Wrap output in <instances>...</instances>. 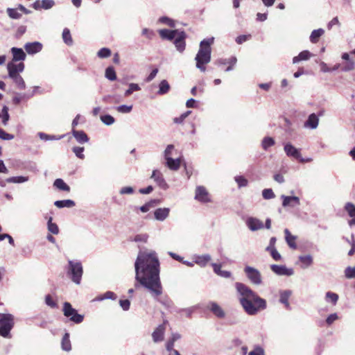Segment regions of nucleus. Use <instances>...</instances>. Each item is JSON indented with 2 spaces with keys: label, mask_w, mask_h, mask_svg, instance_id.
<instances>
[{
  "label": "nucleus",
  "mask_w": 355,
  "mask_h": 355,
  "mask_svg": "<svg viewBox=\"0 0 355 355\" xmlns=\"http://www.w3.org/2000/svg\"><path fill=\"white\" fill-rule=\"evenodd\" d=\"M273 272L278 275L291 276L294 274L293 268H288L286 266L273 264L270 266Z\"/></svg>",
  "instance_id": "obj_8"
},
{
  "label": "nucleus",
  "mask_w": 355,
  "mask_h": 355,
  "mask_svg": "<svg viewBox=\"0 0 355 355\" xmlns=\"http://www.w3.org/2000/svg\"><path fill=\"white\" fill-rule=\"evenodd\" d=\"M235 181L237 182L239 187H245L248 184V180L243 176L235 177Z\"/></svg>",
  "instance_id": "obj_62"
},
{
  "label": "nucleus",
  "mask_w": 355,
  "mask_h": 355,
  "mask_svg": "<svg viewBox=\"0 0 355 355\" xmlns=\"http://www.w3.org/2000/svg\"><path fill=\"white\" fill-rule=\"evenodd\" d=\"M10 78L13 80L18 89H24L26 88L25 81L19 74L11 76Z\"/></svg>",
  "instance_id": "obj_31"
},
{
  "label": "nucleus",
  "mask_w": 355,
  "mask_h": 355,
  "mask_svg": "<svg viewBox=\"0 0 355 355\" xmlns=\"http://www.w3.org/2000/svg\"><path fill=\"white\" fill-rule=\"evenodd\" d=\"M135 288L139 285L146 288L155 300L162 294L159 278V262L155 252H140L135 263Z\"/></svg>",
  "instance_id": "obj_1"
},
{
  "label": "nucleus",
  "mask_w": 355,
  "mask_h": 355,
  "mask_svg": "<svg viewBox=\"0 0 355 355\" xmlns=\"http://www.w3.org/2000/svg\"><path fill=\"white\" fill-rule=\"evenodd\" d=\"M211 266L213 267L214 272L218 276L223 278H230L232 276V273L227 270H221V264L213 263H211Z\"/></svg>",
  "instance_id": "obj_24"
},
{
  "label": "nucleus",
  "mask_w": 355,
  "mask_h": 355,
  "mask_svg": "<svg viewBox=\"0 0 355 355\" xmlns=\"http://www.w3.org/2000/svg\"><path fill=\"white\" fill-rule=\"evenodd\" d=\"M55 206L58 208L68 207L71 208L75 206V202L72 200H57L54 202Z\"/></svg>",
  "instance_id": "obj_32"
},
{
  "label": "nucleus",
  "mask_w": 355,
  "mask_h": 355,
  "mask_svg": "<svg viewBox=\"0 0 355 355\" xmlns=\"http://www.w3.org/2000/svg\"><path fill=\"white\" fill-rule=\"evenodd\" d=\"M42 46V44L39 42H28L25 44L24 49L28 54L33 55L40 52Z\"/></svg>",
  "instance_id": "obj_14"
},
{
  "label": "nucleus",
  "mask_w": 355,
  "mask_h": 355,
  "mask_svg": "<svg viewBox=\"0 0 355 355\" xmlns=\"http://www.w3.org/2000/svg\"><path fill=\"white\" fill-rule=\"evenodd\" d=\"M162 189H167L168 186L166 182L162 173L158 170H154L150 177Z\"/></svg>",
  "instance_id": "obj_11"
},
{
  "label": "nucleus",
  "mask_w": 355,
  "mask_h": 355,
  "mask_svg": "<svg viewBox=\"0 0 355 355\" xmlns=\"http://www.w3.org/2000/svg\"><path fill=\"white\" fill-rule=\"evenodd\" d=\"M246 225L252 232L261 230L264 227V225L261 220L254 217H249L246 220Z\"/></svg>",
  "instance_id": "obj_12"
},
{
  "label": "nucleus",
  "mask_w": 355,
  "mask_h": 355,
  "mask_svg": "<svg viewBox=\"0 0 355 355\" xmlns=\"http://www.w3.org/2000/svg\"><path fill=\"white\" fill-rule=\"evenodd\" d=\"M169 212V208H158L154 212L155 218L157 220L163 221L168 218Z\"/></svg>",
  "instance_id": "obj_23"
},
{
  "label": "nucleus",
  "mask_w": 355,
  "mask_h": 355,
  "mask_svg": "<svg viewBox=\"0 0 355 355\" xmlns=\"http://www.w3.org/2000/svg\"><path fill=\"white\" fill-rule=\"evenodd\" d=\"M134 192L135 189L132 187H123L119 191L121 195H131L133 194Z\"/></svg>",
  "instance_id": "obj_57"
},
{
  "label": "nucleus",
  "mask_w": 355,
  "mask_h": 355,
  "mask_svg": "<svg viewBox=\"0 0 355 355\" xmlns=\"http://www.w3.org/2000/svg\"><path fill=\"white\" fill-rule=\"evenodd\" d=\"M105 77L110 80H115L116 79V72L113 67H108L105 69Z\"/></svg>",
  "instance_id": "obj_42"
},
{
  "label": "nucleus",
  "mask_w": 355,
  "mask_h": 355,
  "mask_svg": "<svg viewBox=\"0 0 355 355\" xmlns=\"http://www.w3.org/2000/svg\"><path fill=\"white\" fill-rule=\"evenodd\" d=\"M72 135L79 144H83L87 143L89 141V137H87V134L83 130H76L75 129H73Z\"/></svg>",
  "instance_id": "obj_22"
},
{
  "label": "nucleus",
  "mask_w": 355,
  "mask_h": 355,
  "mask_svg": "<svg viewBox=\"0 0 355 355\" xmlns=\"http://www.w3.org/2000/svg\"><path fill=\"white\" fill-rule=\"evenodd\" d=\"M141 89L139 85L137 83H130L129 88L125 92L124 96H129L134 92L139 91Z\"/></svg>",
  "instance_id": "obj_44"
},
{
  "label": "nucleus",
  "mask_w": 355,
  "mask_h": 355,
  "mask_svg": "<svg viewBox=\"0 0 355 355\" xmlns=\"http://www.w3.org/2000/svg\"><path fill=\"white\" fill-rule=\"evenodd\" d=\"M38 135H39L40 138L42 140H44V141H48V140H59L60 139H62L64 137V135H61V136L56 137L55 135H47V134L44 133V132H40Z\"/></svg>",
  "instance_id": "obj_41"
},
{
  "label": "nucleus",
  "mask_w": 355,
  "mask_h": 355,
  "mask_svg": "<svg viewBox=\"0 0 355 355\" xmlns=\"http://www.w3.org/2000/svg\"><path fill=\"white\" fill-rule=\"evenodd\" d=\"M7 69L8 71V77H11L22 72L24 69V64L19 62L15 64L13 61L8 63Z\"/></svg>",
  "instance_id": "obj_9"
},
{
  "label": "nucleus",
  "mask_w": 355,
  "mask_h": 355,
  "mask_svg": "<svg viewBox=\"0 0 355 355\" xmlns=\"http://www.w3.org/2000/svg\"><path fill=\"white\" fill-rule=\"evenodd\" d=\"M10 51L12 54L13 62L23 61L26 59V55L22 49L12 47Z\"/></svg>",
  "instance_id": "obj_18"
},
{
  "label": "nucleus",
  "mask_w": 355,
  "mask_h": 355,
  "mask_svg": "<svg viewBox=\"0 0 355 355\" xmlns=\"http://www.w3.org/2000/svg\"><path fill=\"white\" fill-rule=\"evenodd\" d=\"M45 303L47 306H50L51 308H56L57 307V303L53 300L52 296L51 295H46L45 297Z\"/></svg>",
  "instance_id": "obj_54"
},
{
  "label": "nucleus",
  "mask_w": 355,
  "mask_h": 355,
  "mask_svg": "<svg viewBox=\"0 0 355 355\" xmlns=\"http://www.w3.org/2000/svg\"><path fill=\"white\" fill-rule=\"evenodd\" d=\"M0 118H2V123L3 125H6L10 119V115L8 113V107L3 106L1 112H0Z\"/></svg>",
  "instance_id": "obj_38"
},
{
  "label": "nucleus",
  "mask_w": 355,
  "mask_h": 355,
  "mask_svg": "<svg viewBox=\"0 0 355 355\" xmlns=\"http://www.w3.org/2000/svg\"><path fill=\"white\" fill-rule=\"evenodd\" d=\"M214 37L205 39L200 43V49L196 55V67L201 71L206 70L205 64L211 61V45L214 43Z\"/></svg>",
  "instance_id": "obj_3"
},
{
  "label": "nucleus",
  "mask_w": 355,
  "mask_h": 355,
  "mask_svg": "<svg viewBox=\"0 0 355 355\" xmlns=\"http://www.w3.org/2000/svg\"><path fill=\"white\" fill-rule=\"evenodd\" d=\"M83 273L82 263L78 261H69L67 274L76 284H80Z\"/></svg>",
  "instance_id": "obj_4"
},
{
  "label": "nucleus",
  "mask_w": 355,
  "mask_h": 355,
  "mask_svg": "<svg viewBox=\"0 0 355 355\" xmlns=\"http://www.w3.org/2000/svg\"><path fill=\"white\" fill-rule=\"evenodd\" d=\"M116 298V294L112 291H107L103 295L97 298L98 300H103L106 299L115 300Z\"/></svg>",
  "instance_id": "obj_51"
},
{
  "label": "nucleus",
  "mask_w": 355,
  "mask_h": 355,
  "mask_svg": "<svg viewBox=\"0 0 355 355\" xmlns=\"http://www.w3.org/2000/svg\"><path fill=\"white\" fill-rule=\"evenodd\" d=\"M97 55L101 58H108L111 55V51L107 48H102L98 51Z\"/></svg>",
  "instance_id": "obj_53"
},
{
  "label": "nucleus",
  "mask_w": 355,
  "mask_h": 355,
  "mask_svg": "<svg viewBox=\"0 0 355 355\" xmlns=\"http://www.w3.org/2000/svg\"><path fill=\"white\" fill-rule=\"evenodd\" d=\"M262 196L266 200H270L274 198L275 195L271 189H265L262 191Z\"/></svg>",
  "instance_id": "obj_49"
},
{
  "label": "nucleus",
  "mask_w": 355,
  "mask_h": 355,
  "mask_svg": "<svg viewBox=\"0 0 355 355\" xmlns=\"http://www.w3.org/2000/svg\"><path fill=\"white\" fill-rule=\"evenodd\" d=\"M209 308L210 311L218 318H223L225 313L223 309L216 302H211Z\"/></svg>",
  "instance_id": "obj_20"
},
{
  "label": "nucleus",
  "mask_w": 355,
  "mask_h": 355,
  "mask_svg": "<svg viewBox=\"0 0 355 355\" xmlns=\"http://www.w3.org/2000/svg\"><path fill=\"white\" fill-rule=\"evenodd\" d=\"M191 113V111H187L184 113L182 114L179 117H175L173 119L174 123H182L184 120Z\"/></svg>",
  "instance_id": "obj_58"
},
{
  "label": "nucleus",
  "mask_w": 355,
  "mask_h": 355,
  "mask_svg": "<svg viewBox=\"0 0 355 355\" xmlns=\"http://www.w3.org/2000/svg\"><path fill=\"white\" fill-rule=\"evenodd\" d=\"M178 30H168V29H162L159 31V33L162 39L172 40H174L180 33Z\"/></svg>",
  "instance_id": "obj_17"
},
{
  "label": "nucleus",
  "mask_w": 355,
  "mask_h": 355,
  "mask_svg": "<svg viewBox=\"0 0 355 355\" xmlns=\"http://www.w3.org/2000/svg\"><path fill=\"white\" fill-rule=\"evenodd\" d=\"M284 150L286 155L288 157H292L297 159L300 157L301 154L300 150L296 148L291 143L286 144L284 145Z\"/></svg>",
  "instance_id": "obj_15"
},
{
  "label": "nucleus",
  "mask_w": 355,
  "mask_h": 355,
  "mask_svg": "<svg viewBox=\"0 0 355 355\" xmlns=\"http://www.w3.org/2000/svg\"><path fill=\"white\" fill-rule=\"evenodd\" d=\"M165 159L166 160V165L169 169L173 171L179 169L181 164L180 158L173 159L172 157H168Z\"/></svg>",
  "instance_id": "obj_26"
},
{
  "label": "nucleus",
  "mask_w": 355,
  "mask_h": 355,
  "mask_svg": "<svg viewBox=\"0 0 355 355\" xmlns=\"http://www.w3.org/2000/svg\"><path fill=\"white\" fill-rule=\"evenodd\" d=\"M55 5L53 0H42L41 6L43 9L48 10L51 8Z\"/></svg>",
  "instance_id": "obj_56"
},
{
  "label": "nucleus",
  "mask_w": 355,
  "mask_h": 355,
  "mask_svg": "<svg viewBox=\"0 0 355 355\" xmlns=\"http://www.w3.org/2000/svg\"><path fill=\"white\" fill-rule=\"evenodd\" d=\"M28 180V177L25 176H16V177H11L6 179V182L8 183H24Z\"/></svg>",
  "instance_id": "obj_39"
},
{
  "label": "nucleus",
  "mask_w": 355,
  "mask_h": 355,
  "mask_svg": "<svg viewBox=\"0 0 355 355\" xmlns=\"http://www.w3.org/2000/svg\"><path fill=\"white\" fill-rule=\"evenodd\" d=\"M84 150V147L74 146L72 148V151L74 153L76 156L80 159H85V155L83 154Z\"/></svg>",
  "instance_id": "obj_46"
},
{
  "label": "nucleus",
  "mask_w": 355,
  "mask_h": 355,
  "mask_svg": "<svg viewBox=\"0 0 355 355\" xmlns=\"http://www.w3.org/2000/svg\"><path fill=\"white\" fill-rule=\"evenodd\" d=\"M299 261L302 269H306L313 264V257L310 254L301 255L299 257Z\"/></svg>",
  "instance_id": "obj_28"
},
{
  "label": "nucleus",
  "mask_w": 355,
  "mask_h": 355,
  "mask_svg": "<svg viewBox=\"0 0 355 355\" xmlns=\"http://www.w3.org/2000/svg\"><path fill=\"white\" fill-rule=\"evenodd\" d=\"M345 274L347 278H355V267H347L345 269Z\"/></svg>",
  "instance_id": "obj_61"
},
{
  "label": "nucleus",
  "mask_w": 355,
  "mask_h": 355,
  "mask_svg": "<svg viewBox=\"0 0 355 355\" xmlns=\"http://www.w3.org/2000/svg\"><path fill=\"white\" fill-rule=\"evenodd\" d=\"M13 326V315L9 313H0V336L4 338H8Z\"/></svg>",
  "instance_id": "obj_5"
},
{
  "label": "nucleus",
  "mask_w": 355,
  "mask_h": 355,
  "mask_svg": "<svg viewBox=\"0 0 355 355\" xmlns=\"http://www.w3.org/2000/svg\"><path fill=\"white\" fill-rule=\"evenodd\" d=\"M63 313L64 316L69 318V320L76 324L81 323L84 319V316L78 313V311L67 302L63 304Z\"/></svg>",
  "instance_id": "obj_6"
},
{
  "label": "nucleus",
  "mask_w": 355,
  "mask_h": 355,
  "mask_svg": "<svg viewBox=\"0 0 355 355\" xmlns=\"http://www.w3.org/2000/svg\"><path fill=\"white\" fill-rule=\"evenodd\" d=\"M159 21L161 23L166 24L168 25L171 27H174L175 26L174 21L171 19H170V18H168L167 17H162L159 18Z\"/></svg>",
  "instance_id": "obj_64"
},
{
  "label": "nucleus",
  "mask_w": 355,
  "mask_h": 355,
  "mask_svg": "<svg viewBox=\"0 0 355 355\" xmlns=\"http://www.w3.org/2000/svg\"><path fill=\"white\" fill-rule=\"evenodd\" d=\"M285 239L288 245L292 249L297 248V244L295 243L296 236L291 234L288 229L284 230Z\"/></svg>",
  "instance_id": "obj_29"
},
{
  "label": "nucleus",
  "mask_w": 355,
  "mask_h": 355,
  "mask_svg": "<svg viewBox=\"0 0 355 355\" xmlns=\"http://www.w3.org/2000/svg\"><path fill=\"white\" fill-rule=\"evenodd\" d=\"M248 355H265L264 349L260 346H255Z\"/></svg>",
  "instance_id": "obj_59"
},
{
  "label": "nucleus",
  "mask_w": 355,
  "mask_h": 355,
  "mask_svg": "<svg viewBox=\"0 0 355 355\" xmlns=\"http://www.w3.org/2000/svg\"><path fill=\"white\" fill-rule=\"evenodd\" d=\"M345 210L351 218H355V205L352 202H347L345 205Z\"/></svg>",
  "instance_id": "obj_45"
},
{
  "label": "nucleus",
  "mask_w": 355,
  "mask_h": 355,
  "mask_svg": "<svg viewBox=\"0 0 355 355\" xmlns=\"http://www.w3.org/2000/svg\"><path fill=\"white\" fill-rule=\"evenodd\" d=\"M186 34L184 32L181 31L179 35L174 39V44L178 51L183 52L185 49Z\"/></svg>",
  "instance_id": "obj_16"
},
{
  "label": "nucleus",
  "mask_w": 355,
  "mask_h": 355,
  "mask_svg": "<svg viewBox=\"0 0 355 355\" xmlns=\"http://www.w3.org/2000/svg\"><path fill=\"white\" fill-rule=\"evenodd\" d=\"M275 142L273 138L270 137H266L262 140L261 146L265 150H266L268 148L275 145Z\"/></svg>",
  "instance_id": "obj_40"
},
{
  "label": "nucleus",
  "mask_w": 355,
  "mask_h": 355,
  "mask_svg": "<svg viewBox=\"0 0 355 355\" xmlns=\"http://www.w3.org/2000/svg\"><path fill=\"white\" fill-rule=\"evenodd\" d=\"M53 186L60 191H70V187L68 186L62 179L58 178L53 182Z\"/></svg>",
  "instance_id": "obj_33"
},
{
  "label": "nucleus",
  "mask_w": 355,
  "mask_h": 355,
  "mask_svg": "<svg viewBox=\"0 0 355 355\" xmlns=\"http://www.w3.org/2000/svg\"><path fill=\"white\" fill-rule=\"evenodd\" d=\"M61 347L64 351L69 352L71 349L69 334L65 333L61 342Z\"/></svg>",
  "instance_id": "obj_34"
},
{
  "label": "nucleus",
  "mask_w": 355,
  "mask_h": 355,
  "mask_svg": "<svg viewBox=\"0 0 355 355\" xmlns=\"http://www.w3.org/2000/svg\"><path fill=\"white\" fill-rule=\"evenodd\" d=\"M324 31L322 28H319L312 31L310 35V41L312 43L318 42L319 38L324 34Z\"/></svg>",
  "instance_id": "obj_35"
},
{
  "label": "nucleus",
  "mask_w": 355,
  "mask_h": 355,
  "mask_svg": "<svg viewBox=\"0 0 355 355\" xmlns=\"http://www.w3.org/2000/svg\"><path fill=\"white\" fill-rule=\"evenodd\" d=\"M62 40L68 46H71L73 44V40L71 35V33L69 29L67 28H65L63 30Z\"/></svg>",
  "instance_id": "obj_36"
},
{
  "label": "nucleus",
  "mask_w": 355,
  "mask_h": 355,
  "mask_svg": "<svg viewBox=\"0 0 355 355\" xmlns=\"http://www.w3.org/2000/svg\"><path fill=\"white\" fill-rule=\"evenodd\" d=\"M101 120L102 121V122L104 124H105L107 125H110L113 124L115 121L114 118L110 114H105V115L101 116Z\"/></svg>",
  "instance_id": "obj_47"
},
{
  "label": "nucleus",
  "mask_w": 355,
  "mask_h": 355,
  "mask_svg": "<svg viewBox=\"0 0 355 355\" xmlns=\"http://www.w3.org/2000/svg\"><path fill=\"white\" fill-rule=\"evenodd\" d=\"M318 116L315 114L313 113L309 116L308 119L305 121L304 127L311 129H315L318 125Z\"/></svg>",
  "instance_id": "obj_21"
},
{
  "label": "nucleus",
  "mask_w": 355,
  "mask_h": 355,
  "mask_svg": "<svg viewBox=\"0 0 355 355\" xmlns=\"http://www.w3.org/2000/svg\"><path fill=\"white\" fill-rule=\"evenodd\" d=\"M292 292L290 290H285L280 291V297L279 302L284 304L285 307L287 309H290V304L288 302V299L291 295Z\"/></svg>",
  "instance_id": "obj_27"
},
{
  "label": "nucleus",
  "mask_w": 355,
  "mask_h": 355,
  "mask_svg": "<svg viewBox=\"0 0 355 355\" xmlns=\"http://www.w3.org/2000/svg\"><path fill=\"white\" fill-rule=\"evenodd\" d=\"M235 287L240 295L239 302L247 314L254 315L259 311L266 308V301L260 297L250 287L240 282H236Z\"/></svg>",
  "instance_id": "obj_2"
},
{
  "label": "nucleus",
  "mask_w": 355,
  "mask_h": 355,
  "mask_svg": "<svg viewBox=\"0 0 355 355\" xmlns=\"http://www.w3.org/2000/svg\"><path fill=\"white\" fill-rule=\"evenodd\" d=\"M266 251L269 252L270 253V255L274 260L279 261L282 259L281 254L279 253V252L277 250L276 248H273L270 250H266Z\"/></svg>",
  "instance_id": "obj_63"
},
{
  "label": "nucleus",
  "mask_w": 355,
  "mask_h": 355,
  "mask_svg": "<svg viewBox=\"0 0 355 355\" xmlns=\"http://www.w3.org/2000/svg\"><path fill=\"white\" fill-rule=\"evenodd\" d=\"M116 110L120 113H130L132 110V105H121L116 107Z\"/></svg>",
  "instance_id": "obj_50"
},
{
  "label": "nucleus",
  "mask_w": 355,
  "mask_h": 355,
  "mask_svg": "<svg viewBox=\"0 0 355 355\" xmlns=\"http://www.w3.org/2000/svg\"><path fill=\"white\" fill-rule=\"evenodd\" d=\"M211 257L208 254L196 256L194 262L200 267H205L207 263L211 261Z\"/></svg>",
  "instance_id": "obj_25"
},
{
  "label": "nucleus",
  "mask_w": 355,
  "mask_h": 355,
  "mask_svg": "<svg viewBox=\"0 0 355 355\" xmlns=\"http://www.w3.org/2000/svg\"><path fill=\"white\" fill-rule=\"evenodd\" d=\"M14 137L13 135L7 133L3 129L0 128V139L3 140H12Z\"/></svg>",
  "instance_id": "obj_60"
},
{
  "label": "nucleus",
  "mask_w": 355,
  "mask_h": 355,
  "mask_svg": "<svg viewBox=\"0 0 355 355\" xmlns=\"http://www.w3.org/2000/svg\"><path fill=\"white\" fill-rule=\"evenodd\" d=\"M195 199L201 202H210L209 193L206 189L202 186H198L196 187Z\"/></svg>",
  "instance_id": "obj_10"
},
{
  "label": "nucleus",
  "mask_w": 355,
  "mask_h": 355,
  "mask_svg": "<svg viewBox=\"0 0 355 355\" xmlns=\"http://www.w3.org/2000/svg\"><path fill=\"white\" fill-rule=\"evenodd\" d=\"M244 272L251 283L255 285H260L262 283L261 272L257 269L248 266L245 267Z\"/></svg>",
  "instance_id": "obj_7"
},
{
  "label": "nucleus",
  "mask_w": 355,
  "mask_h": 355,
  "mask_svg": "<svg viewBox=\"0 0 355 355\" xmlns=\"http://www.w3.org/2000/svg\"><path fill=\"white\" fill-rule=\"evenodd\" d=\"M24 98H27L26 94L16 93L15 96L12 98V102L15 105H19Z\"/></svg>",
  "instance_id": "obj_55"
},
{
  "label": "nucleus",
  "mask_w": 355,
  "mask_h": 355,
  "mask_svg": "<svg viewBox=\"0 0 355 355\" xmlns=\"http://www.w3.org/2000/svg\"><path fill=\"white\" fill-rule=\"evenodd\" d=\"M165 331L164 324L159 325L152 334L153 340L155 343L162 341L164 338Z\"/></svg>",
  "instance_id": "obj_19"
},
{
  "label": "nucleus",
  "mask_w": 355,
  "mask_h": 355,
  "mask_svg": "<svg viewBox=\"0 0 355 355\" xmlns=\"http://www.w3.org/2000/svg\"><path fill=\"white\" fill-rule=\"evenodd\" d=\"M325 299L327 302H331L334 305H335L338 300V295L332 292H327L325 295Z\"/></svg>",
  "instance_id": "obj_43"
},
{
  "label": "nucleus",
  "mask_w": 355,
  "mask_h": 355,
  "mask_svg": "<svg viewBox=\"0 0 355 355\" xmlns=\"http://www.w3.org/2000/svg\"><path fill=\"white\" fill-rule=\"evenodd\" d=\"M312 54L309 51H303L299 53L298 55L293 58V63L296 64L300 61L308 60Z\"/></svg>",
  "instance_id": "obj_30"
},
{
  "label": "nucleus",
  "mask_w": 355,
  "mask_h": 355,
  "mask_svg": "<svg viewBox=\"0 0 355 355\" xmlns=\"http://www.w3.org/2000/svg\"><path fill=\"white\" fill-rule=\"evenodd\" d=\"M170 89V85L166 80H163L160 82L159 85L158 94L163 95L168 92Z\"/></svg>",
  "instance_id": "obj_37"
},
{
  "label": "nucleus",
  "mask_w": 355,
  "mask_h": 355,
  "mask_svg": "<svg viewBox=\"0 0 355 355\" xmlns=\"http://www.w3.org/2000/svg\"><path fill=\"white\" fill-rule=\"evenodd\" d=\"M281 198L282 199V206L284 207H295L300 204V198L297 196H287L282 195Z\"/></svg>",
  "instance_id": "obj_13"
},
{
  "label": "nucleus",
  "mask_w": 355,
  "mask_h": 355,
  "mask_svg": "<svg viewBox=\"0 0 355 355\" xmlns=\"http://www.w3.org/2000/svg\"><path fill=\"white\" fill-rule=\"evenodd\" d=\"M7 13L8 16L12 19H19L21 17V15L18 12L17 9L15 8H8Z\"/></svg>",
  "instance_id": "obj_52"
},
{
  "label": "nucleus",
  "mask_w": 355,
  "mask_h": 355,
  "mask_svg": "<svg viewBox=\"0 0 355 355\" xmlns=\"http://www.w3.org/2000/svg\"><path fill=\"white\" fill-rule=\"evenodd\" d=\"M48 230L49 232L54 234H58L59 232V229L58 225L55 223H52V218L51 217L48 221Z\"/></svg>",
  "instance_id": "obj_48"
}]
</instances>
